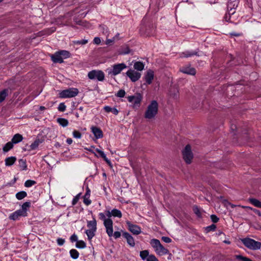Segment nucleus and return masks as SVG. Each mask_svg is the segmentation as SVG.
<instances>
[{
  "label": "nucleus",
  "instance_id": "nucleus-52",
  "mask_svg": "<svg viewBox=\"0 0 261 261\" xmlns=\"http://www.w3.org/2000/svg\"><path fill=\"white\" fill-rule=\"evenodd\" d=\"M74 43L77 44H81L84 45L88 43V40L87 39H82L81 40H78L74 41Z\"/></svg>",
  "mask_w": 261,
  "mask_h": 261
},
{
  "label": "nucleus",
  "instance_id": "nucleus-50",
  "mask_svg": "<svg viewBox=\"0 0 261 261\" xmlns=\"http://www.w3.org/2000/svg\"><path fill=\"white\" fill-rule=\"evenodd\" d=\"M66 108V107L64 103L62 102L59 104L58 109L59 111L64 112L65 111Z\"/></svg>",
  "mask_w": 261,
  "mask_h": 261
},
{
  "label": "nucleus",
  "instance_id": "nucleus-13",
  "mask_svg": "<svg viewBox=\"0 0 261 261\" xmlns=\"http://www.w3.org/2000/svg\"><path fill=\"white\" fill-rule=\"evenodd\" d=\"M154 77V72L151 70H148L144 76V79L146 84L150 85L152 83Z\"/></svg>",
  "mask_w": 261,
  "mask_h": 261
},
{
  "label": "nucleus",
  "instance_id": "nucleus-60",
  "mask_svg": "<svg viewBox=\"0 0 261 261\" xmlns=\"http://www.w3.org/2000/svg\"><path fill=\"white\" fill-rule=\"evenodd\" d=\"M224 19H225V20L227 22H229L230 21V14H229L228 15H227V14H226L224 17Z\"/></svg>",
  "mask_w": 261,
  "mask_h": 261
},
{
  "label": "nucleus",
  "instance_id": "nucleus-33",
  "mask_svg": "<svg viewBox=\"0 0 261 261\" xmlns=\"http://www.w3.org/2000/svg\"><path fill=\"white\" fill-rule=\"evenodd\" d=\"M130 52V50L129 49L128 46L125 45L121 46L120 50L119 51V54L120 55H125L129 54Z\"/></svg>",
  "mask_w": 261,
  "mask_h": 261
},
{
  "label": "nucleus",
  "instance_id": "nucleus-46",
  "mask_svg": "<svg viewBox=\"0 0 261 261\" xmlns=\"http://www.w3.org/2000/svg\"><path fill=\"white\" fill-rule=\"evenodd\" d=\"M185 57H189L194 55L199 56L198 51H186L183 53Z\"/></svg>",
  "mask_w": 261,
  "mask_h": 261
},
{
  "label": "nucleus",
  "instance_id": "nucleus-15",
  "mask_svg": "<svg viewBox=\"0 0 261 261\" xmlns=\"http://www.w3.org/2000/svg\"><path fill=\"white\" fill-rule=\"evenodd\" d=\"M91 128L92 132L96 139H100L103 137V133L100 128L92 126Z\"/></svg>",
  "mask_w": 261,
  "mask_h": 261
},
{
  "label": "nucleus",
  "instance_id": "nucleus-12",
  "mask_svg": "<svg viewBox=\"0 0 261 261\" xmlns=\"http://www.w3.org/2000/svg\"><path fill=\"white\" fill-rule=\"evenodd\" d=\"M122 236L126 240L127 244L131 247H134L135 242L134 238L127 232H123Z\"/></svg>",
  "mask_w": 261,
  "mask_h": 261
},
{
  "label": "nucleus",
  "instance_id": "nucleus-40",
  "mask_svg": "<svg viewBox=\"0 0 261 261\" xmlns=\"http://www.w3.org/2000/svg\"><path fill=\"white\" fill-rule=\"evenodd\" d=\"M96 231H94L93 229H87L86 230L85 233L88 237V239L89 240H91L92 238L95 236V232Z\"/></svg>",
  "mask_w": 261,
  "mask_h": 261
},
{
  "label": "nucleus",
  "instance_id": "nucleus-36",
  "mask_svg": "<svg viewBox=\"0 0 261 261\" xmlns=\"http://www.w3.org/2000/svg\"><path fill=\"white\" fill-rule=\"evenodd\" d=\"M58 51L60 55H61L63 60L64 59H67L70 57L71 54L67 50H61Z\"/></svg>",
  "mask_w": 261,
  "mask_h": 261
},
{
  "label": "nucleus",
  "instance_id": "nucleus-22",
  "mask_svg": "<svg viewBox=\"0 0 261 261\" xmlns=\"http://www.w3.org/2000/svg\"><path fill=\"white\" fill-rule=\"evenodd\" d=\"M44 139H36L35 141L30 146L31 150L36 149L38 147L39 145L42 143Z\"/></svg>",
  "mask_w": 261,
  "mask_h": 261
},
{
  "label": "nucleus",
  "instance_id": "nucleus-7",
  "mask_svg": "<svg viewBox=\"0 0 261 261\" xmlns=\"http://www.w3.org/2000/svg\"><path fill=\"white\" fill-rule=\"evenodd\" d=\"M182 156L187 164H190L191 163L193 158V154L191 151V146L189 144L187 145L182 151Z\"/></svg>",
  "mask_w": 261,
  "mask_h": 261
},
{
  "label": "nucleus",
  "instance_id": "nucleus-4",
  "mask_svg": "<svg viewBox=\"0 0 261 261\" xmlns=\"http://www.w3.org/2000/svg\"><path fill=\"white\" fill-rule=\"evenodd\" d=\"M153 24L150 22L145 23V20L143 19L140 29L141 34L142 35L150 36L153 34Z\"/></svg>",
  "mask_w": 261,
  "mask_h": 261
},
{
  "label": "nucleus",
  "instance_id": "nucleus-56",
  "mask_svg": "<svg viewBox=\"0 0 261 261\" xmlns=\"http://www.w3.org/2000/svg\"><path fill=\"white\" fill-rule=\"evenodd\" d=\"M114 236L115 239H117L120 237L121 236V232L120 231H115L114 233L113 232L112 236Z\"/></svg>",
  "mask_w": 261,
  "mask_h": 261
},
{
  "label": "nucleus",
  "instance_id": "nucleus-5",
  "mask_svg": "<svg viewBox=\"0 0 261 261\" xmlns=\"http://www.w3.org/2000/svg\"><path fill=\"white\" fill-rule=\"evenodd\" d=\"M79 93V91L77 88H68L61 91L59 93V97L62 98L74 97L76 96Z\"/></svg>",
  "mask_w": 261,
  "mask_h": 261
},
{
  "label": "nucleus",
  "instance_id": "nucleus-25",
  "mask_svg": "<svg viewBox=\"0 0 261 261\" xmlns=\"http://www.w3.org/2000/svg\"><path fill=\"white\" fill-rule=\"evenodd\" d=\"M96 221L94 218H93V220L92 221H89L87 222V226L90 229H93L94 231H96Z\"/></svg>",
  "mask_w": 261,
  "mask_h": 261
},
{
  "label": "nucleus",
  "instance_id": "nucleus-57",
  "mask_svg": "<svg viewBox=\"0 0 261 261\" xmlns=\"http://www.w3.org/2000/svg\"><path fill=\"white\" fill-rule=\"evenodd\" d=\"M70 240L71 241V242H76L78 241L77 240V237L76 234H72L70 238Z\"/></svg>",
  "mask_w": 261,
  "mask_h": 261
},
{
  "label": "nucleus",
  "instance_id": "nucleus-43",
  "mask_svg": "<svg viewBox=\"0 0 261 261\" xmlns=\"http://www.w3.org/2000/svg\"><path fill=\"white\" fill-rule=\"evenodd\" d=\"M75 246L77 248L83 249L86 247V244L83 241H77L76 243Z\"/></svg>",
  "mask_w": 261,
  "mask_h": 261
},
{
  "label": "nucleus",
  "instance_id": "nucleus-49",
  "mask_svg": "<svg viewBox=\"0 0 261 261\" xmlns=\"http://www.w3.org/2000/svg\"><path fill=\"white\" fill-rule=\"evenodd\" d=\"M81 194V193H79L73 198L72 201V205H74L77 203L79 200L80 199Z\"/></svg>",
  "mask_w": 261,
  "mask_h": 261
},
{
  "label": "nucleus",
  "instance_id": "nucleus-28",
  "mask_svg": "<svg viewBox=\"0 0 261 261\" xmlns=\"http://www.w3.org/2000/svg\"><path fill=\"white\" fill-rule=\"evenodd\" d=\"M103 109L106 112H112L115 115H117L119 113L118 110L116 108H111L110 106H105Z\"/></svg>",
  "mask_w": 261,
  "mask_h": 261
},
{
  "label": "nucleus",
  "instance_id": "nucleus-39",
  "mask_svg": "<svg viewBox=\"0 0 261 261\" xmlns=\"http://www.w3.org/2000/svg\"><path fill=\"white\" fill-rule=\"evenodd\" d=\"M69 253L71 257L73 259H77L79 256V253L76 249H72L70 250Z\"/></svg>",
  "mask_w": 261,
  "mask_h": 261
},
{
  "label": "nucleus",
  "instance_id": "nucleus-14",
  "mask_svg": "<svg viewBox=\"0 0 261 261\" xmlns=\"http://www.w3.org/2000/svg\"><path fill=\"white\" fill-rule=\"evenodd\" d=\"M238 0H228L227 2V9L229 12H231V14L234 13V11H232V10L238 7Z\"/></svg>",
  "mask_w": 261,
  "mask_h": 261
},
{
  "label": "nucleus",
  "instance_id": "nucleus-61",
  "mask_svg": "<svg viewBox=\"0 0 261 261\" xmlns=\"http://www.w3.org/2000/svg\"><path fill=\"white\" fill-rule=\"evenodd\" d=\"M230 35L231 36L239 37V36H240L241 35V33H239L233 32V33H230Z\"/></svg>",
  "mask_w": 261,
  "mask_h": 261
},
{
  "label": "nucleus",
  "instance_id": "nucleus-31",
  "mask_svg": "<svg viewBox=\"0 0 261 261\" xmlns=\"http://www.w3.org/2000/svg\"><path fill=\"white\" fill-rule=\"evenodd\" d=\"M14 146V144L11 141L7 143L3 148L4 152H7L10 149H12Z\"/></svg>",
  "mask_w": 261,
  "mask_h": 261
},
{
  "label": "nucleus",
  "instance_id": "nucleus-37",
  "mask_svg": "<svg viewBox=\"0 0 261 261\" xmlns=\"http://www.w3.org/2000/svg\"><path fill=\"white\" fill-rule=\"evenodd\" d=\"M27 192L25 191H20V192L17 193L15 195L16 198L18 200H21V199H23L24 198H25V197H27Z\"/></svg>",
  "mask_w": 261,
  "mask_h": 261
},
{
  "label": "nucleus",
  "instance_id": "nucleus-8",
  "mask_svg": "<svg viewBox=\"0 0 261 261\" xmlns=\"http://www.w3.org/2000/svg\"><path fill=\"white\" fill-rule=\"evenodd\" d=\"M142 99V95L140 93H136L135 95L128 96L127 100L129 102L134 104V107H140L141 101Z\"/></svg>",
  "mask_w": 261,
  "mask_h": 261
},
{
  "label": "nucleus",
  "instance_id": "nucleus-35",
  "mask_svg": "<svg viewBox=\"0 0 261 261\" xmlns=\"http://www.w3.org/2000/svg\"><path fill=\"white\" fill-rule=\"evenodd\" d=\"M151 246L156 250V249L158 248L159 246L161 244L160 241L156 239H153L150 240V242Z\"/></svg>",
  "mask_w": 261,
  "mask_h": 261
},
{
  "label": "nucleus",
  "instance_id": "nucleus-21",
  "mask_svg": "<svg viewBox=\"0 0 261 261\" xmlns=\"http://www.w3.org/2000/svg\"><path fill=\"white\" fill-rule=\"evenodd\" d=\"M90 191L88 188H87L86 192L84 196V203L86 205H89L91 204V201L89 199Z\"/></svg>",
  "mask_w": 261,
  "mask_h": 261
},
{
  "label": "nucleus",
  "instance_id": "nucleus-44",
  "mask_svg": "<svg viewBox=\"0 0 261 261\" xmlns=\"http://www.w3.org/2000/svg\"><path fill=\"white\" fill-rule=\"evenodd\" d=\"M235 258L239 260H241V261H252L249 258H248L245 256H243L242 255H236Z\"/></svg>",
  "mask_w": 261,
  "mask_h": 261
},
{
  "label": "nucleus",
  "instance_id": "nucleus-19",
  "mask_svg": "<svg viewBox=\"0 0 261 261\" xmlns=\"http://www.w3.org/2000/svg\"><path fill=\"white\" fill-rule=\"evenodd\" d=\"M95 151L99 154V156L102 158L107 163V164L111 167H113V165L107 157L103 151L97 148Z\"/></svg>",
  "mask_w": 261,
  "mask_h": 261
},
{
  "label": "nucleus",
  "instance_id": "nucleus-53",
  "mask_svg": "<svg viewBox=\"0 0 261 261\" xmlns=\"http://www.w3.org/2000/svg\"><path fill=\"white\" fill-rule=\"evenodd\" d=\"M147 261H159L158 259L153 254H150L147 258Z\"/></svg>",
  "mask_w": 261,
  "mask_h": 261
},
{
  "label": "nucleus",
  "instance_id": "nucleus-38",
  "mask_svg": "<svg viewBox=\"0 0 261 261\" xmlns=\"http://www.w3.org/2000/svg\"><path fill=\"white\" fill-rule=\"evenodd\" d=\"M19 166L22 170H27V165L26 160L23 159H19L18 160Z\"/></svg>",
  "mask_w": 261,
  "mask_h": 261
},
{
  "label": "nucleus",
  "instance_id": "nucleus-42",
  "mask_svg": "<svg viewBox=\"0 0 261 261\" xmlns=\"http://www.w3.org/2000/svg\"><path fill=\"white\" fill-rule=\"evenodd\" d=\"M193 211L198 218H201V213L200 208L198 206L195 205L193 206Z\"/></svg>",
  "mask_w": 261,
  "mask_h": 261
},
{
  "label": "nucleus",
  "instance_id": "nucleus-10",
  "mask_svg": "<svg viewBox=\"0 0 261 261\" xmlns=\"http://www.w3.org/2000/svg\"><path fill=\"white\" fill-rule=\"evenodd\" d=\"M128 229L135 235L139 234L141 232V227L137 225L133 224L130 221H126Z\"/></svg>",
  "mask_w": 261,
  "mask_h": 261
},
{
  "label": "nucleus",
  "instance_id": "nucleus-29",
  "mask_svg": "<svg viewBox=\"0 0 261 261\" xmlns=\"http://www.w3.org/2000/svg\"><path fill=\"white\" fill-rule=\"evenodd\" d=\"M150 254H149V251L147 250H145L140 251V256L142 260L147 261V259Z\"/></svg>",
  "mask_w": 261,
  "mask_h": 261
},
{
  "label": "nucleus",
  "instance_id": "nucleus-17",
  "mask_svg": "<svg viewBox=\"0 0 261 261\" xmlns=\"http://www.w3.org/2000/svg\"><path fill=\"white\" fill-rule=\"evenodd\" d=\"M180 71L184 73L192 75H194L196 73L195 69L193 67H190V66L182 67L180 69Z\"/></svg>",
  "mask_w": 261,
  "mask_h": 261
},
{
  "label": "nucleus",
  "instance_id": "nucleus-30",
  "mask_svg": "<svg viewBox=\"0 0 261 261\" xmlns=\"http://www.w3.org/2000/svg\"><path fill=\"white\" fill-rule=\"evenodd\" d=\"M134 67L138 71H142L144 69V64L142 62L137 61L134 63Z\"/></svg>",
  "mask_w": 261,
  "mask_h": 261
},
{
  "label": "nucleus",
  "instance_id": "nucleus-20",
  "mask_svg": "<svg viewBox=\"0 0 261 261\" xmlns=\"http://www.w3.org/2000/svg\"><path fill=\"white\" fill-rule=\"evenodd\" d=\"M155 252L160 255L169 254V251L165 248L161 244L159 246L158 248L156 249Z\"/></svg>",
  "mask_w": 261,
  "mask_h": 261
},
{
  "label": "nucleus",
  "instance_id": "nucleus-48",
  "mask_svg": "<svg viewBox=\"0 0 261 261\" xmlns=\"http://www.w3.org/2000/svg\"><path fill=\"white\" fill-rule=\"evenodd\" d=\"M125 95V91L123 89H121L118 91V92L116 94V96L118 97L122 98V97H124Z\"/></svg>",
  "mask_w": 261,
  "mask_h": 261
},
{
  "label": "nucleus",
  "instance_id": "nucleus-54",
  "mask_svg": "<svg viewBox=\"0 0 261 261\" xmlns=\"http://www.w3.org/2000/svg\"><path fill=\"white\" fill-rule=\"evenodd\" d=\"M211 219L213 222L217 223L219 221V218L215 215H212L211 216Z\"/></svg>",
  "mask_w": 261,
  "mask_h": 261
},
{
  "label": "nucleus",
  "instance_id": "nucleus-62",
  "mask_svg": "<svg viewBox=\"0 0 261 261\" xmlns=\"http://www.w3.org/2000/svg\"><path fill=\"white\" fill-rule=\"evenodd\" d=\"M253 212H254L256 214H257V215H258L259 216H260V217H261V212H260L259 210H257V209H255H255H254V210H253Z\"/></svg>",
  "mask_w": 261,
  "mask_h": 261
},
{
  "label": "nucleus",
  "instance_id": "nucleus-34",
  "mask_svg": "<svg viewBox=\"0 0 261 261\" xmlns=\"http://www.w3.org/2000/svg\"><path fill=\"white\" fill-rule=\"evenodd\" d=\"M248 201L257 207L261 208V202L255 198H249Z\"/></svg>",
  "mask_w": 261,
  "mask_h": 261
},
{
  "label": "nucleus",
  "instance_id": "nucleus-24",
  "mask_svg": "<svg viewBox=\"0 0 261 261\" xmlns=\"http://www.w3.org/2000/svg\"><path fill=\"white\" fill-rule=\"evenodd\" d=\"M16 161V158L15 156H10L5 159V165L7 166H10L14 164Z\"/></svg>",
  "mask_w": 261,
  "mask_h": 261
},
{
  "label": "nucleus",
  "instance_id": "nucleus-26",
  "mask_svg": "<svg viewBox=\"0 0 261 261\" xmlns=\"http://www.w3.org/2000/svg\"><path fill=\"white\" fill-rule=\"evenodd\" d=\"M9 90L5 89L0 92V103L3 102L9 94Z\"/></svg>",
  "mask_w": 261,
  "mask_h": 261
},
{
  "label": "nucleus",
  "instance_id": "nucleus-6",
  "mask_svg": "<svg viewBox=\"0 0 261 261\" xmlns=\"http://www.w3.org/2000/svg\"><path fill=\"white\" fill-rule=\"evenodd\" d=\"M88 77L90 80L97 79L98 81L102 82L105 80V74L101 70H92L88 72Z\"/></svg>",
  "mask_w": 261,
  "mask_h": 261
},
{
  "label": "nucleus",
  "instance_id": "nucleus-45",
  "mask_svg": "<svg viewBox=\"0 0 261 261\" xmlns=\"http://www.w3.org/2000/svg\"><path fill=\"white\" fill-rule=\"evenodd\" d=\"M36 184V181L33 180H27L24 182V186L25 187L29 188L33 186V185H35Z\"/></svg>",
  "mask_w": 261,
  "mask_h": 261
},
{
  "label": "nucleus",
  "instance_id": "nucleus-27",
  "mask_svg": "<svg viewBox=\"0 0 261 261\" xmlns=\"http://www.w3.org/2000/svg\"><path fill=\"white\" fill-rule=\"evenodd\" d=\"M31 207V202L30 201H27L21 205V209L20 210L25 215L27 216V208H29Z\"/></svg>",
  "mask_w": 261,
  "mask_h": 261
},
{
  "label": "nucleus",
  "instance_id": "nucleus-9",
  "mask_svg": "<svg viewBox=\"0 0 261 261\" xmlns=\"http://www.w3.org/2000/svg\"><path fill=\"white\" fill-rule=\"evenodd\" d=\"M127 66L124 63H119L114 64L113 66V69L108 72L109 74L116 75L120 73L122 70L126 68Z\"/></svg>",
  "mask_w": 261,
  "mask_h": 261
},
{
  "label": "nucleus",
  "instance_id": "nucleus-58",
  "mask_svg": "<svg viewBox=\"0 0 261 261\" xmlns=\"http://www.w3.org/2000/svg\"><path fill=\"white\" fill-rule=\"evenodd\" d=\"M57 243L59 246L63 245L65 243V240L62 238H58L57 240Z\"/></svg>",
  "mask_w": 261,
  "mask_h": 261
},
{
  "label": "nucleus",
  "instance_id": "nucleus-23",
  "mask_svg": "<svg viewBox=\"0 0 261 261\" xmlns=\"http://www.w3.org/2000/svg\"><path fill=\"white\" fill-rule=\"evenodd\" d=\"M23 139V137L21 135L19 134H16L14 135L11 139V142L13 144H17L21 142Z\"/></svg>",
  "mask_w": 261,
  "mask_h": 261
},
{
  "label": "nucleus",
  "instance_id": "nucleus-59",
  "mask_svg": "<svg viewBox=\"0 0 261 261\" xmlns=\"http://www.w3.org/2000/svg\"><path fill=\"white\" fill-rule=\"evenodd\" d=\"M93 42L96 44H99L101 42V40L99 37H95Z\"/></svg>",
  "mask_w": 261,
  "mask_h": 261
},
{
  "label": "nucleus",
  "instance_id": "nucleus-41",
  "mask_svg": "<svg viewBox=\"0 0 261 261\" xmlns=\"http://www.w3.org/2000/svg\"><path fill=\"white\" fill-rule=\"evenodd\" d=\"M111 214L113 216L118 218H121L122 217V213L120 210H118L117 209H113L111 211Z\"/></svg>",
  "mask_w": 261,
  "mask_h": 261
},
{
  "label": "nucleus",
  "instance_id": "nucleus-51",
  "mask_svg": "<svg viewBox=\"0 0 261 261\" xmlns=\"http://www.w3.org/2000/svg\"><path fill=\"white\" fill-rule=\"evenodd\" d=\"M73 136L75 138L80 139L82 137V134L80 132L75 130L73 132Z\"/></svg>",
  "mask_w": 261,
  "mask_h": 261
},
{
  "label": "nucleus",
  "instance_id": "nucleus-18",
  "mask_svg": "<svg viewBox=\"0 0 261 261\" xmlns=\"http://www.w3.org/2000/svg\"><path fill=\"white\" fill-rule=\"evenodd\" d=\"M51 59L53 62L55 63H62L63 62V60H62L61 56L60 55L59 51H57L54 54L52 55L51 56Z\"/></svg>",
  "mask_w": 261,
  "mask_h": 261
},
{
  "label": "nucleus",
  "instance_id": "nucleus-63",
  "mask_svg": "<svg viewBox=\"0 0 261 261\" xmlns=\"http://www.w3.org/2000/svg\"><path fill=\"white\" fill-rule=\"evenodd\" d=\"M106 212V215L108 217V218H110V217L113 216L111 214V212H110L109 211H107Z\"/></svg>",
  "mask_w": 261,
  "mask_h": 261
},
{
  "label": "nucleus",
  "instance_id": "nucleus-11",
  "mask_svg": "<svg viewBox=\"0 0 261 261\" xmlns=\"http://www.w3.org/2000/svg\"><path fill=\"white\" fill-rule=\"evenodd\" d=\"M126 74L129 77L133 82H135L139 80L141 76V74L140 72L132 69L128 70L126 72Z\"/></svg>",
  "mask_w": 261,
  "mask_h": 261
},
{
  "label": "nucleus",
  "instance_id": "nucleus-16",
  "mask_svg": "<svg viewBox=\"0 0 261 261\" xmlns=\"http://www.w3.org/2000/svg\"><path fill=\"white\" fill-rule=\"evenodd\" d=\"M26 217L27 216L26 215H25L24 214H23V213L22 212H21L20 210H18L16 211H15V212L12 213L10 216H9V219L10 220H16L17 219H18L19 217Z\"/></svg>",
  "mask_w": 261,
  "mask_h": 261
},
{
  "label": "nucleus",
  "instance_id": "nucleus-55",
  "mask_svg": "<svg viewBox=\"0 0 261 261\" xmlns=\"http://www.w3.org/2000/svg\"><path fill=\"white\" fill-rule=\"evenodd\" d=\"M161 239L166 243H170L172 242V240L168 237H162Z\"/></svg>",
  "mask_w": 261,
  "mask_h": 261
},
{
  "label": "nucleus",
  "instance_id": "nucleus-32",
  "mask_svg": "<svg viewBox=\"0 0 261 261\" xmlns=\"http://www.w3.org/2000/svg\"><path fill=\"white\" fill-rule=\"evenodd\" d=\"M57 121L60 125L63 127L67 126L69 123L67 119L63 118H57Z\"/></svg>",
  "mask_w": 261,
  "mask_h": 261
},
{
  "label": "nucleus",
  "instance_id": "nucleus-3",
  "mask_svg": "<svg viewBox=\"0 0 261 261\" xmlns=\"http://www.w3.org/2000/svg\"><path fill=\"white\" fill-rule=\"evenodd\" d=\"M99 219L103 221V225L106 229V232L108 236L111 237L113 235V222L111 218H106L105 215L100 213L99 214Z\"/></svg>",
  "mask_w": 261,
  "mask_h": 261
},
{
  "label": "nucleus",
  "instance_id": "nucleus-1",
  "mask_svg": "<svg viewBox=\"0 0 261 261\" xmlns=\"http://www.w3.org/2000/svg\"><path fill=\"white\" fill-rule=\"evenodd\" d=\"M158 102L155 100H152L147 108L144 114V117L149 119L154 118L158 113Z\"/></svg>",
  "mask_w": 261,
  "mask_h": 261
},
{
  "label": "nucleus",
  "instance_id": "nucleus-2",
  "mask_svg": "<svg viewBox=\"0 0 261 261\" xmlns=\"http://www.w3.org/2000/svg\"><path fill=\"white\" fill-rule=\"evenodd\" d=\"M241 241L246 247L251 250H256L259 249L261 247L260 242L249 238L242 239Z\"/></svg>",
  "mask_w": 261,
  "mask_h": 261
},
{
  "label": "nucleus",
  "instance_id": "nucleus-47",
  "mask_svg": "<svg viewBox=\"0 0 261 261\" xmlns=\"http://www.w3.org/2000/svg\"><path fill=\"white\" fill-rule=\"evenodd\" d=\"M216 228V225L214 224H213L208 226H207L205 228V230L207 232H208L211 231L215 230Z\"/></svg>",
  "mask_w": 261,
  "mask_h": 261
},
{
  "label": "nucleus",
  "instance_id": "nucleus-64",
  "mask_svg": "<svg viewBox=\"0 0 261 261\" xmlns=\"http://www.w3.org/2000/svg\"><path fill=\"white\" fill-rule=\"evenodd\" d=\"M66 142L68 144H71L72 143V140L71 138H67L66 140Z\"/></svg>",
  "mask_w": 261,
  "mask_h": 261
}]
</instances>
